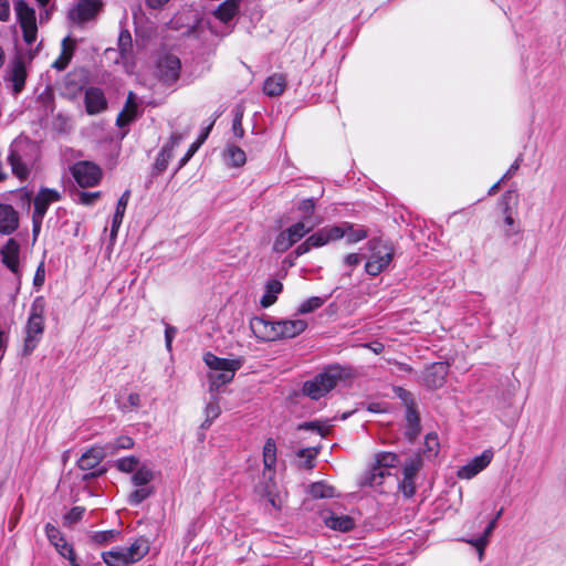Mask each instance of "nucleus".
I'll list each match as a JSON object with an SVG mask.
<instances>
[{"instance_id":"f257e3e1","label":"nucleus","mask_w":566,"mask_h":566,"mask_svg":"<svg viewBox=\"0 0 566 566\" xmlns=\"http://www.w3.org/2000/svg\"><path fill=\"white\" fill-rule=\"evenodd\" d=\"M46 302L43 296H36L30 307V314L24 326L22 355L29 356L42 339L45 329Z\"/></svg>"},{"instance_id":"f03ea898","label":"nucleus","mask_w":566,"mask_h":566,"mask_svg":"<svg viewBox=\"0 0 566 566\" xmlns=\"http://www.w3.org/2000/svg\"><path fill=\"white\" fill-rule=\"evenodd\" d=\"M203 361L209 368L208 379L211 391L219 390L220 387L231 382L235 371L243 365L242 358H221L210 352L203 355Z\"/></svg>"},{"instance_id":"7ed1b4c3","label":"nucleus","mask_w":566,"mask_h":566,"mask_svg":"<svg viewBox=\"0 0 566 566\" xmlns=\"http://www.w3.org/2000/svg\"><path fill=\"white\" fill-rule=\"evenodd\" d=\"M39 158V147L29 140L15 142L10 147L8 156L12 174L25 181Z\"/></svg>"},{"instance_id":"20e7f679","label":"nucleus","mask_w":566,"mask_h":566,"mask_svg":"<svg viewBox=\"0 0 566 566\" xmlns=\"http://www.w3.org/2000/svg\"><path fill=\"white\" fill-rule=\"evenodd\" d=\"M155 70L158 78L171 84L177 81V39L164 35L155 54Z\"/></svg>"},{"instance_id":"39448f33","label":"nucleus","mask_w":566,"mask_h":566,"mask_svg":"<svg viewBox=\"0 0 566 566\" xmlns=\"http://www.w3.org/2000/svg\"><path fill=\"white\" fill-rule=\"evenodd\" d=\"M349 376V370L339 365H331L313 379L303 385L304 395L311 399L318 400L328 394L337 382Z\"/></svg>"},{"instance_id":"423d86ee","label":"nucleus","mask_w":566,"mask_h":566,"mask_svg":"<svg viewBox=\"0 0 566 566\" xmlns=\"http://www.w3.org/2000/svg\"><path fill=\"white\" fill-rule=\"evenodd\" d=\"M370 256L365 264V271L371 276L384 272L391 263L395 254L392 244L381 239H371L367 243Z\"/></svg>"},{"instance_id":"0eeeda50","label":"nucleus","mask_w":566,"mask_h":566,"mask_svg":"<svg viewBox=\"0 0 566 566\" xmlns=\"http://www.w3.org/2000/svg\"><path fill=\"white\" fill-rule=\"evenodd\" d=\"M15 12L18 21L23 32V40L28 44H32L36 39V18L35 11L29 7L24 1L15 3Z\"/></svg>"},{"instance_id":"6e6552de","label":"nucleus","mask_w":566,"mask_h":566,"mask_svg":"<svg viewBox=\"0 0 566 566\" xmlns=\"http://www.w3.org/2000/svg\"><path fill=\"white\" fill-rule=\"evenodd\" d=\"M102 8V0H78L77 3L70 9L67 17L71 22L83 24L95 19Z\"/></svg>"},{"instance_id":"1a4fd4ad","label":"nucleus","mask_w":566,"mask_h":566,"mask_svg":"<svg viewBox=\"0 0 566 566\" xmlns=\"http://www.w3.org/2000/svg\"><path fill=\"white\" fill-rule=\"evenodd\" d=\"M71 171L75 181L82 188L96 186L102 177L101 168L91 161H78L72 167Z\"/></svg>"},{"instance_id":"9d476101","label":"nucleus","mask_w":566,"mask_h":566,"mask_svg":"<svg viewBox=\"0 0 566 566\" xmlns=\"http://www.w3.org/2000/svg\"><path fill=\"white\" fill-rule=\"evenodd\" d=\"M45 534L49 542L55 547L57 553L66 558L72 566H82L77 562L73 546L65 541L57 527L51 523H48L45 525Z\"/></svg>"},{"instance_id":"9b49d317","label":"nucleus","mask_w":566,"mask_h":566,"mask_svg":"<svg viewBox=\"0 0 566 566\" xmlns=\"http://www.w3.org/2000/svg\"><path fill=\"white\" fill-rule=\"evenodd\" d=\"M493 451L491 449L484 450L480 455L473 458L465 465L458 470V478L463 480H470L483 471L493 459Z\"/></svg>"},{"instance_id":"f8f14e48","label":"nucleus","mask_w":566,"mask_h":566,"mask_svg":"<svg viewBox=\"0 0 566 566\" xmlns=\"http://www.w3.org/2000/svg\"><path fill=\"white\" fill-rule=\"evenodd\" d=\"M274 476L275 470L263 471V482L255 486V491L261 497H265L273 507H280V499L276 493Z\"/></svg>"},{"instance_id":"ddd939ff","label":"nucleus","mask_w":566,"mask_h":566,"mask_svg":"<svg viewBox=\"0 0 566 566\" xmlns=\"http://www.w3.org/2000/svg\"><path fill=\"white\" fill-rule=\"evenodd\" d=\"M250 327L254 336L263 342L277 340L276 321L254 317L250 322Z\"/></svg>"},{"instance_id":"4468645a","label":"nucleus","mask_w":566,"mask_h":566,"mask_svg":"<svg viewBox=\"0 0 566 566\" xmlns=\"http://www.w3.org/2000/svg\"><path fill=\"white\" fill-rule=\"evenodd\" d=\"M61 199V193L55 189L41 188L33 200L34 209L33 216L38 219H43L50 205Z\"/></svg>"},{"instance_id":"2eb2a0df","label":"nucleus","mask_w":566,"mask_h":566,"mask_svg":"<svg viewBox=\"0 0 566 566\" xmlns=\"http://www.w3.org/2000/svg\"><path fill=\"white\" fill-rule=\"evenodd\" d=\"M449 373V365L444 361H439L430 365L423 373V381L430 388H440L446 382Z\"/></svg>"},{"instance_id":"dca6fc26","label":"nucleus","mask_w":566,"mask_h":566,"mask_svg":"<svg viewBox=\"0 0 566 566\" xmlns=\"http://www.w3.org/2000/svg\"><path fill=\"white\" fill-rule=\"evenodd\" d=\"M84 103L85 109L90 115L99 114L107 108V99L104 95V92L101 88L94 86L86 88Z\"/></svg>"},{"instance_id":"f3484780","label":"nucleus","mask_w":566,"mask_h":566,"mask_svg":"<svg viewBox=\"0 0 566 566\" xmlns=\"http://www.w3.org/2000/svg\"><path fill=\"white\" fill-rule=\"evenodd\" d=\"M107 455V449L101 446H93L81 455L77 465L83 471L96 470Z\"/></svg>"},{"instance_id":"a211bd4d","label":"nucleus","mask_w":566,"mask_h":566,"mask_svg":"<svg viewBox=\"0 0 566 566\" xmlns=\"http://www.w3.org/2000/svg\"><path fill=\"white\" fill-rule=\"evenodd\" d=\"M27 71L24 62L21 59L13 60L8 69L6 80L12 83L13 93H20L25 84Z\"/></svg>"},{"instance_id":"6ab92c4d","label":"nucleus","mask_w":566,"mask_h":566,"mask_svg":"<svg viewBox=\"0 0 566 566\" xmlns=\"http://www.w3.org/2000/svg\"><path fill=\"white\" fill-rule=\"evenodd\" d=\"M306 327V321L300 318L276 321L277 339L293 338L303 333Z\"/></svg>"},{"instance_id":"aec40b11","label":"nucleus","mask_w":566,"mask_h":566,"mask_svg":"<svg viewBox=\"0 0 566 566\" xmlns=\"http://www.w3.org/2000/svg\"><path fill=\"white\" fill-rule=\"evenodd\" d=\"M392 473L389 469H386L374 462L368 471L361 478L363 485L380 486L387 479H391Z\"/></svg>"},{"instance_id":"412c9836","label":"nucleus","mask_w":566,"mask_h":566,"mask_svg":"<svg viewBox=\"0 0 566 566\" xmlns=\"http://www.w3.org/2000/svg\"><path fill=\"white\" fill-rule=\"evenodd\" d=\"M19 227V216L10 205L0 203V232L11 234Z\"/></svg>"},{"instance_id":"4be33fe9","label":"nucleus","mask_w":566,"mask_h":566,"mask_svg":"<svg viewBox=\"0 0 566 566\" xmlns=\"http://www.w3.org/2000/svg\"><path fill=\"white\" fill-rule=\"evenodd\" d=\"M20 245L14 239H9L1 250L2 261L14 274H19Z\"/></svg>"},{"instance_id":"5701e85b","label":"nucleus","mask_w":566,"mask_h":566,"mask_svg":"<svg viewBox=\"0 0 566 566\" xmlns=\"http://www.w3.org/2000/svg\"><path fill=\"white\" fill-rule=\"evenodd\" d=\"M175 140H176L175 135H171L169 143H167L161 148L160 153L158 154V156L153 165L151 174L154 176H157V175H160L161 172H164L166 170V168L168 167L169 161L174 158Z\"/></svg>"},{"instance_id":"b1692460","label":"nucleus","mask_w":566,"mask_h":566,"mask_svg":"<svg viewBox=\"0 0 566 566\" xmlns=\"http://www.w3.org/2000/svg\"><path fill=\"white\" fill-rule=\"evenodd\" d=\"M286 76L281 73L270 75L263 84V93L269 97H276L284 93L286 88Z\"/></svg>"},{"instance_id":"393cba45","label":"nucleus","mask_w":566,"mask_h":566,"mask_svg":"<svg viewBox=\"0 0 566 566\" xmlns=\"http://www.w3.org/2000/svg\"><path fill=\"white\" fill-rule=\"evenodd\" d=\"M503 509H500L497 511V513L495 514V516L492 518V521L488 524L484 533L482 536L478 537V538H474V539H470L468 541V543H470L471 545H473L478 552H479V558L480 560L482 559L483 557V554H484V548L485 546L488 545L489 543V537L490 535L492 534V532L494 531L495 526H496V522L497 520L502 516L503 514Z\"/></svg>"},{"instance_id":"a878e982","label":"nucleus","mask_w":566,"mask_h":566,"mask_svg":"<svg viewBox=\"0 0 566 566\" xmlns=\"http://www.w3.org/2000/svg\"><path fill=\"white\" fill-rule=\"evenodd\" d=\"M220 116V113H216L213 115V118L208 124L207 127L200 133L198 138L190 145L188 151L186 155L179 160V168H181L186 163L189 161V159L196 154V151L200 148V146L205 143V140L208 138L210 130L212 129L216 119Z\"/></svg>"},{"instance_id":"bb28decb","label":"nucleus","mask_w":566,"mask_h":566,"mask_svg":"<svg viewBox=\"0 0 566 566\" xmlns=\"http://www.w3.org/2000/svg\"><path fill=\"white\" fill-rule=\"evenodd\" d=\"M324 522L329 528L339 532H349L354 528L355 525L354 520L350 516L337 515L334 513L325 516Z\"/></svg>"},{"instance_id":"cd10ccee","label":"nucleus","mask_w":566,"mask_h":566,"mask_svg":"<svg viewBox=\"0 0 566 566\" xmlns=\"http://www.w3.org/2000/svg\"><path fill=\"white\" fill-rule=\"evenodd\" d=\"M130 564L140 560L148 552L149 545L145 538H137L128 547H123Z\"/></svg>"},{"instance_id":"c85d7f7f","label":"nucleus","mask_w":566,"mask_h":566,"mask_svg":"<svg viewBox=\"0 0 566 566\" xmlns=\"http://www.w3.org/2000/svg\"><path fill=\"white\" fill-rule=\"evenodd\" d=\"M74 48H75V42L72 39H70L69 36L64 38L62 41V52H61L59 59H56L53 62L52 67H54L59 71L65 70L73 56Z\"/></svg>"},{"instance_id":"c756f323","label":"nucleus","mask_w":566,"mask_h":566,"mask_svg":"<svg viewBox=\"0 0 566 566\" xmlns=\"http://www.w3.org/2000/svg\"><path fill=\"white\" fill-rule=\"evenodd\" d=\"M239 3L237 0H226L218 6L214 11V15L218 20L223 23L231 21L238 13Z\"/></svg>"},{"instance_id":"7c9ffc66","label":"nucleus","mask_w":566,"mask_h":566,"mask_svg":"<svg viewBox=\"0 0 566 566\" xmlns=\"http://www.w3.org/2000/svg\"><path fill=\"white\" fill-rule=\"evenodd\" d=\"M129 195H130L129 190H126L117 201L116 210H115V213L113 216V221H112V237L116 235L118 228L122 224V221H123V218L125 214V210H126V207H127V203L129 200Z\"/></svg>"},{"instance_id":"2f4dec72","label":"nucleus","mask_w":566,"mask_h":566,"mask_svg":"<svg viewBox=\"0 0 566 566\" xmlns=\"http://www.w3.org/2000/svg\"><path fill=\"white\" fill-rule=\"evenodd\" d=\"M102 559L107 566H128L130 564L123 547L103 552Z\"/></svg>"},{"instance_id":"473e14b6","label":"nucleus","mask_w":566,"mask_h":566,"mask_svg":"<svg viewBox=\"0 0 566 566\" xmlns=\"http://www.w3.org/2000/svg\"><path fill=\"white\" fill-rule=\"evenodd\" d=\"M283 285L277 280H271L266 283L265 293L261 298L262 307H269L276 302L277 295L282 292Z\"/></svg>"},{"instance_id":"72a5a7b5","label":"nucleus","mask_w":566,"mask_h":566,"mask_svg":"<svg viewBox=\"0 0 566 566\" xmlns=\"http://www.w3.org/2000/svg\"><path fill=\"white\" fill-rule=\"evenodd\" d=\"M119 535V531L116 530H108V531H95L90 532L88 537L91 543L98 545V546H105L116 541V538Z\"/></svg>"},{"instance_id":"f704fd0d","label":"nucleus","mask_w":566,"mask_h":566,"mask_svg":"<svg viewBox=\"0 0 566 566\" xmlns=\"http://www.w3.org/2000/svg\"><path fill=\"white\" fill-rule=\"evenodd\" d=\"M224 158L228 165L241 167L245 164V153L235 145H228L224 150Z\"/></svg>"},{"instance_id":"c9c22d12","label":"nucleus","mask_w":566,"mask_h":566,"mask_svg":"<svg viewBox=\"0 0 566 566\" xmlns=\"http://www.w3.org/2000/svg\"><path fill=\"white\" fill-rule=\"evenodd\" d=\"M276 463V444L272 438H269L263 447V471L275 470Z\"/></svg>"},{"instance_id":"e433bc0d","label":"nucleus","mask_w":566,"mask_h":566,"mask_svg":"<svg viewBox=\"0 0 566 566\" xmlns=\"http://www.w3.org/2000/svg\"><path fill=\"white\" fill-rule=\"evenodd\" d=\"M315 224L307 226L304 221H298L287 229L284 233L292 240L293 243L300 241L306 233H308Z\"/></svg>"},{"instance_id":"4c0bfd02","label":"nucleus","mask_w":566,"mask_h":566,"mask_svg":"<svg viewBox=\"0 0 566 566\" xmlns=\"http://www.w3.org/2000/svg\"><path fill=\"white\" fill-rule=\"evenodd\" d=\"M154 479V472L145 465L139 467L132 476V483L137 488L148 486Z\"/></svg>"},{"instance_id":"58836bf2","label":"nucleus","mask_w":566,"mask_h":566,"mask_svg":"<svg viewBox=\"0 0 566 566\" xmlns=\"http://www.w3.org/2000/svg\"><path fill=\"white\" fill-rule=\"evenodd\" d=\"M118 49L123 59H128L133 52V40L129 31L123 30L118 36Z\"/></svg>"},{"instance_id":"ea45409f","label":"nucleus","mask_w":566,"mask_h":566,"mask_svg":"<svg viewBox=\"0 0 566 566\" xmlns=\"http://www.w3.org/2000/svg\"><path fill=\"white\" fill-rule=\"evenodd\" d=\"M115 467L118 471L124 473H133L139 468V459L135 455L125 457L118 459L115 462Z\"/></svg>"},{"instance_id":"a19ab883","label":"nucleus","mask_w":566,"mask_h":566,"mask_svg":"<svg viewBox=\"0 0 566 566\" xmlns=\"http://www.w3.org/2000/svg\"><path fill=\"white\" fill-rule=\"evenodd\" d=\"M334 488L323 482L313 483L310 488V494L315 499H327L334 496Z\"/></svg>"},{"instance_id":"79ce46f5","label":"nucleus","mask_w":566,"mask_h":566,"mask_svg":"<svg viewBox=\"0 0 566 566\" xmlns=\"http://www.w3.org/2000/svg\"><path fill=\"white\" fill-rule=\"evenodd\" d=\"M134 446V441L130 437L122 436L118 437L114 442L106 443L103 446L107 449L108 455L115 454L119 449H130Z\"/></svg>"},{"instance_id":"37998d69","label":"nucleus","mask_w":566,"mask_h":566,"mask_svg":"<svg viewBox=\"0 0 566 566\" xmlns=\"http://www.w3.org/2000/svg\"><path fill=\"white\" fill-rule=\"evenodd\" d=\"M325 301H326V298H323L319 296H312L301 303V305L297 308V313L298 314L312 313L315 310L322 307L324 305Z\"/></svg>"},{"instance_id":"c03bdc74","label":"nucleus","mask_w":566,"mask_h":566,"mask_svg":"<svg viewBox=\"0 0 566 566\" xmlns=\"http://www.w3.org/2000/svg\"><path fill=\"white\" fill-rule=\"evenodd\" d=\"M406 421L409 427L408 433L410 436H417L420 432V418H419L417 411L411 406L407 407Z\"/></svg>"},{"instance_id":"a18cd8bd","label":"nucleus","mask_w":566,"mask_h":566,"mask_svg":"<svg viewBox=\"0 0 566 566\" xmlns=\"http://www.w3.org/2000/svg\"><path fill=\"white\" fill-rule=\"evenodd\" d=\"M348 229H350V223L344 222L340 226L325 227L324 231L328 238V242H331L344 238L348 232Z\"/></svg>"},{"instance_id":"49530a36","label":"nucleus","mask_w":566,"mask_h":566,"mask_svg":"<svg viewBox=\"0 0 566 566\" xmlns=\"http://www.w3.org/2000/svg\"><path fill=\"white\" fill-rule=\"evenodd\" d=\"M85 513V507L74 506L63 517L64 526L72 527L80 522Z\"/></svg>"},{"instance_id":"de8ad7c7","label":"nucleus","mask_w":566,"mask_h":566,"mask_svg":"<svg viewBox=\"0 0 566 566\" xmlns=\"http://www.w3.org/2000/svg\"><path fill=\"white\" fill-rule=\"evenodd\" d=\"M153 493V488L150 486H144V488H137L135 491H133L128 495V503L130 505H138L143 501H145L147 497H149Z\"/></svg>"},{"instance_id":"09e8293b","label":"nucleus","mask_w":566,"mask_h":566,"mask_svg":"<svg viewBox=\"0 0 566 566\" xmlns=\"http://www.w3.org/2000/svg\"><path fill=\"white\" fill-rule=\"evenodd\" d=\"M375 462L380 464L381 467L389 469L390 471L395 469L398 464V457L395 453L386 452L376 455Z\"/></svg>"},{"instance_id":"8fccbe9b","label":"nucleus","mask_w":566,"mask_h":566,"mask_svg":"<svg viewBox=\"0 0 566 566\" xmlns=\"http://www.w3.org/2000/svg\"><path fill=\"white\" fill-rule=\"evenodd\" d=\"M368 235V232L364 228H355L354 224L350 223V229H348V232L346 233V242L348 244L357 243L364 239H366Z\"/></svg>"},{"instance_id":"3c124183","label":"nucleus","mask_w":566,"mask_h":566,"mask_svg":"<svg viewBox=\"0 0 566 566\" xmlns=\"http://www.w3.org/2000/svg\"><path fill=\"white\" fill-rule=\"evenodd\" d=\"M294 243L292 240L284 233V231L280 232L275 238L273 243V250L279 253H283L287 251Z\"/></svg>"},{"instance_id":"603ef678","label":"nucleus","mask_w":566,"mask_h":566,"mask_svg":"<svg viewBox=\"0 0 566 566\" xmlns=\"http://www.w3.org/2000/svg\"><path fill=\"white\" fill-rule=\"evenodd\" d=\"M298 211L302 212V221H306L312 217L315 209V201L312 198L304 199L298 203Z\"/></svg>"},{"instance_id":"864d4df0","label":"nucleus","mask_w":566,"mask_h":566,"mask_svg":"<svg viewBox=\"0 0 566 566\" xmlns=\"http://www.w3.org/2000/svg\"><path fill=\"white\" fill-rule=\"evenodd\" d=\"M242 119H243V109L240 106H238L235 108L234 118L232 122V132H233L234 136L238 138H242L244 135Z\"/></svg>"},{"instance_id":"5fc2aeb1","label":"nucleus","mask_w":566,"mask_h":566,"mask_svg":"<svg viewBox=\"0 0 566 566\" xmlns=\"http://www.w3.org/2000/svg\"><path fill=\"white\" fill-rule=\"evenodd\" d=\"M328 243V238L326 237V233L324 231V228L318 230L317 232L313 233L307 238V244L311 245V248H319Z\"/></svg>"},{"instance_id":"6e6d98bb","label":"nucleus","mask_w":566,"mask_h":566,"mask_svg":"<svg viewBox=\"0 0 566 566\" xmlns=\"http://www.w3.org/2000/svg\"><path fill=\"white\" fill-rule=\"evenodd\" d=\"M220 406L217 402H209L206 407V420L202 423V427H209L210 423L219 417L220 415Z\"/></svg>"},{"instance_id":"4d7b16f0","label":"nucleus","mask_w":566,"mask_h":566,"mask_svg":"<svg viewBox=\"0 0 566 566\" xmlns=\"http://www.w3.org/2000/svg\"><path fill=\"white\" fill-rule=\"evenodd\" d=\"M136 109H137L136 104H132L130 113H127V111H122L116 118V125L119 127H124V126L128 125L130 122H133L136 116Z\"/></svg>"},{"instance_id":"13d9d810","label":"nucleus","mask_w":566,"mask_h":566,"mask_svg":"<svg viewBox=\"0 0 566 566\" xmlns=\"http://www.w3.org/2000/svg\"><path fill=\"white\" fill-rule=\"evenodd\" d=\"M317 454V450L315 449H302L298 451L297 455L300 458L305 459L304 461V468L312 469L314 467V459Z\"/></svg>"},{"instance_id":"bf43d9fd","label":"nucleus","mask_w":566,"mask_h":566,"mask_svg":"<svg viewBox=\"0 0 566 566\" xmlns=\"http://www.w3.org/2000/svg\"><path fill=\"white\" fill-rule=\"evenodd\" d=\"M298 429L300 430H313V431H316L322 437H324L328 432V428H326L325 426H322L318 421L304 422L298 426Z\"/></svg>"},{"instance_id":"052dcab7","label":"nucleus","mask_w":566,"mask_h":566,"mask_svg":"<svg viewBox=\"0 0 566 566\" xmlns=\"http://www.w3.org/2000/svg\"><path fill=\"white\" fill-rule=\"evenodd\" d=\"M399 486L407 497H411L416 492L415 479L403 478Z\"/></svg>"},{"instance_id":"680f3d73","label":"nucleus","mask_w":566,"mask_h":566,"mask_svg":"<svg viewBox=\"0 0 566 566\" xmlns=\"http://www.w3.org/2000/svg\"><path fill=\"white\" fill-rule=\"evenodd\" d=\"M99 196H101L99 191H95V192L81 191V192H78V202L82 205H85V206H90V205L94 203L95 200H97L99 198Z\"/></svg>"},{"instance_id":"e2e57ef3","label":"nucleus","mask_w":566,"mask_h":566,"mask_svg":"<svg viewBox=\"0 0 566 566\" xmlns=\"http://www.w3.org/2000/svg\"><path fill=\"white\" fill-rule=\"evenodd\" d=\"M420 467L419 461L411 460L403 467V478L415 479Z\"/></svg>"},{"instance_id":"0e129e2a","label":"nucleus","mask_w":566,"mask_h":566,"mask_svg":"<svg viewBox=\"0 0 566 566\" xmlns=\"http://www.w3.org/2000/svg\"><path fill=\"white\" fill-rule=\"evenodd\" d=\"M517 199L518 196L515 190H507L502 195L500 203H513L514 206H516Z\"/></svg>"},{"instance_id":"69168bd1","label":"nucleus","mask_w":566,"mask_h":566,"mask_svg":"<svg viewBox=\"0 0 566 566\" xmlns=\"http://www.w3.org/2000/svg\"><path fill=\"white\" fill-rule=\"evenodd\" d=\"M175 332H176V329H175L174 326H170V325L166 326L165 340H166V347H167L169 353L172 352V339H174V336H175Z\"/></svg>"},{"instance_id":"338daca9","label":"nucleus","mask_w":566,"mask_h":566,"mask_svg":"<svg viewBox=\"0 0 566 566\" xmlns=\"http://www.w3.org/2000/svg\"><path fill=\"white\" fill-rule=\"evenodd\" d=\"M44 275H45L44 264L41 263L38 266V269H36V272H35V275H34V280H33V283H34L35 286L43 285V283H44Z\"/></svg>"},{"instance_id":"774afa93","label":"nucleus","mask_w":566,"mask_h":566,"mask_svg":"<svg viewBox=\"0 0 566 566\" xmlns=\"http://www.w3.org/2000/svg\"><path fill=\"white\" fill-rule=\"evenodd\" d=\"M360 261H361V258L357 253H350V254L346 255L344 259V263L349 268H354V266L358 265L360 263Z\"/></svg>"}]
</instances>
